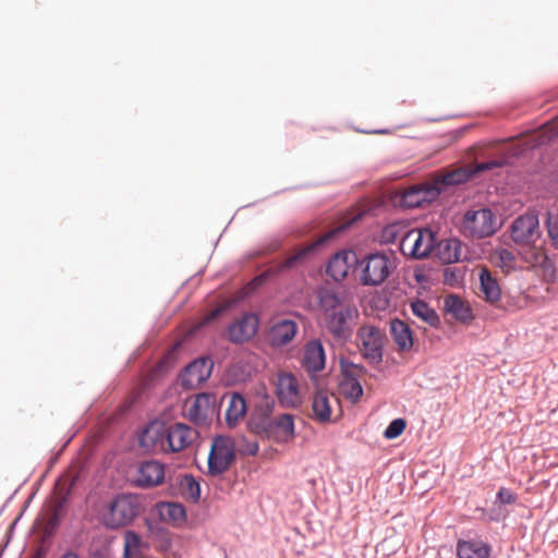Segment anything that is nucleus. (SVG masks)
Instances as JSON below:
<instances>
[{
    "label": "nucleus",
    "mask_w": 558,
    "mask_h": 558,
    "mask_svg": "<svg viewBox=\"0 0 558 558\" xmlns=\"http://www.w3.org/2000/svg\"><path fill=\"white\" fill-rule=\"evenodd\" d=\"M274 384L275 393L282 407L295 409L302 404L301 386L294 374L281 371L277 373Z\"/></svg>",
    "instance_id": "9b49d317"
},
{
    "label": "nucleus",
    "mask_w": 558,
    "mask_h": 558,
    "mask_svg": "<svg viewBox=\"0 0 558 558\" xmlns=\"http://www.w3.org/2000/svg\"><path fill=\"white\" fill-rule=\"evenodd\" d=\"M257 329L258 317L254 314H244L229 326L227 338L233 343H243L250 340Z\"/></svg>",
    "instance_id": "dca6fc26"
},
{
    "label": "nucleus",
    "mask_w": 558,
    "mask_h": 558,
    "mask_svg": "<svg viewBox=\"0 0 558 558\" xmlns=\"http://www.w3.org/2000/svg\"><path fill=\"white\" fill-rule=\"evenodd\" d=\"M440 194V187L433 182H424L405 189L400 196V204L405 208L421 207L433 202Z\"/></svg>",
    "instance_id": "ddd939ff"
},
{
    "label": "nucleus",
    "mask_w": 558,
    "mask_h": 558,
    "mask_svg": "<svg viewBox=\"0 0 558 558\" xmlns=\"http://www.w3.org/2000/svg\"><path fill=\"white\" fill-rule=\"evenodd\" d=\"M548 234L555 242H558V232L551 226L548 227Z\"/></svg>",
    "instance_id": "37998d69"
},
{
    "label": "nucleus",
    "mask_w": 558,
    "mask_h": 558,
    "mask_svg": "<svg viewBox=\"0 0 558 558\" xmlns=\"http://www.w3.org/2000/svg\"><path fill=\"white\" fill-rule=\"evenodd\" d=\"M340 389L345 399L355 403L363 395V388L359 379H342Z\"/></svg>",
    "instance_id": "473e14b6"
},
{
    "label": "nucleus",
    "mask_w": 558,
    "mask_h": 558,
    "mask_svg": "<svg viewBox=\"0 0 558 558\" xmlns=\"http://www.w3.org/2000/svg\"><path fill=\"white\" fill-rule=\"evenodd\" d=\"M167 426L159 422L150 423L140 437V445L147 451L167 450Z\"/></svg>",
    "instance_id": "aec40b11"
},
{
    "label": "nucleus",
    "mask_w": 558,
    "mask_h": 558,
    "mask_svg": "<svg viewBox=\"0 0 558 558\" xmlns=\"http://www.w3.org/2000/svg\"><path fill=\"white\" fill-rule=\"evenodd\" d=\"M247 426L252 433L277 444L289 442L295 437L294 416L286 413L271 417L269 408L252 414Z\"/></svg>",
    "instance_id": "f03ea898"
},
{
    "label": "nucleus",
    "mask_w": 558,
    "mask_h": 558,
    "mask_svg": "<svg viewBox=\"0 0 558 558\" xmlns=\"http://www.w3.org/2000/svg\"><path fill=\"white\" fill-rule=\"evenodd\" d=\"M444 306L448 314L460 322H466L472 317L470 307L454 294L445 298Z\"/></svg>",
    "instance_id": "c85d7f7f"
},
{
    "label": "nucleus",
    "mask_w": 558,
    "mask_h": 558,
    "mask_svg": "<svg viewBox=\"0 0 558 558\" xmlns=\"http://www.w3.org/2000/svg\"><path fill=\"white\" fill-rule=\"evenodd\" d=\"M235 460L234 442L230 437L214 438L208 456V472L211 475L225 473Z\"/></svg>",
    "instance_id": "1a4fd4ad"
},
{
    "label": "nucleus",
    "mask_w": 558,
    "mask_h": 558,
    "mask_svg": "<svg viewBox=\"0 0 558 558\" xmlns=\"http://www.w3.org/2000/svg\"><path fill=\"white\" fill-rule=\"evenodd\" d=\"M505 165L506 158L500 157L488 161L478 162L476 165H468L451 170H444L438 172L432 182L433 184H437L441 192L446 186L458 185L466 182L472 175L478 172L501 168Z\"/></svg>",
    "instance_id": "20e7f679"
},
{
    "label": "nucleus",
    "mask_w": 558,
    "mask_h": 558,
    "mask_svg": "<svg viewBox=\"0 0 558 558\" xmlns=\"http://www.w3.org/2000/svg\"><path fill=\"white\" fill-rule=\"evenodd\" d=\"M348 225H341L338 228H335L325 234H323L318 240L314 243H311L300 250H298L294 254L287 257L283 262L271 265L265 272H263L257 279H266L267 277L277 276L283 271L291 270L304 263L306 257L319 245H323L330 240H332L339 232L343 231Z\"/></svg>",
    "instance_id": "423d86ee"
},
{
    "label": "nucleus",
    "mask_w": 558,
    "mask_h": 558,
    "mask_svg": "<svg viewBox=\"0 0 558 558\" xmlns=\"http://www.w3.org/2000/svg\"><path fill=\"white\" fill-rule=\"evenodd\" d=\"M390 332L399 351H409L413 347V333L408 324L400 319L390 323Z\"/></svg>",
    "instance_id": "393cba45"
},
{
    "label": "nucleus",
    "mask_w": 558,
    "mask_h": 558,
    "mask_svg": "<svg viewBox=\"0 0 558 558\" xmlns=\"http://www.w3.org/2000/svg\"><path fill=\"white\" fill-rule=\"evenodd\" d=\"M325 350L319 341L305 345L303 365L308 372H319L325 367Z\"/></svg>",
    "instance_id": "5701e85b"
},
{
    "label": "nucleus",
    "mask_w": 558,
    "mask_h": 558,
    "mask_svg": "<svg viewBox=\"0 0 558 558\" xmlns=\"http://www.w3.org/2000/svg\"><path fill=\"white\" fill-rule=\"evenodd\" d=\"M246 402L240 393H231L228 397V407L226 410V422L229 427H234L243 420L246 414Z\"/></svg>",
    "instance_id": "a878e982"
},
{
    "label": "nucleus",
    "mask_w": 558,
    "mask_h": 558,
    "mask_svg": "<svg viewBox=\"0 0 558 558\" xmlns=\"http://www.w3.org/2000/svg\"><path fill=\"white\" fill-rule=\"evenodd\" d=\"M439 258L445 264H452L460 260L461 243L456 239L441 241L438 245Z\"/></svg>",
    "instance_id": "c756f323"
},
{
    "label": "nucleus",
    "mask_w": 558,
    "mask_h": 558,
    "mask_svg": "<svg viewBox=\"0 0 558 558\" xmlns=\"http://www.w3.org/2000/svg\"><path fill=\"white\" fill-rule=\"evenodd\" d=\"M543 133L547 136L548 141L558 137V117L544 125Z\"/></svg>",
    "instance_id": "e433bc0d"
},
{
    "label": "nucleus",
    "mask_w": 558,
    "mask_h": 558,
    "mask_svg": "<svg viewBox=\"0 0 558 558\" xmlns=\"http://www.w3.org/2000/svg\"><path fill=\"white\" fill-rule=\"evenodd\" d=\"M360 280L363 286L381 284L395 268L392 259L384 253H374L364 257L359 264Z\"/></svg>",
    "instance_id": "39448f33"
},
{
    "label": "nucleus",
    "mask_w": 558,
    "mask_h": 558,
    "mask_svg": "<svg viewBox=\"0 0 558 558\" xmlns=\"http://www.w3.org/2000/svg\"><path fill=\"white\" fill-rule=\"evenodd\" d=\"M213 364L208 359H197L191 362L181 375L182 385L194 389L206 381L211 374Z\"/></svg>",
    "instance_id": "f3484780"
},
{
    "label": "nucleus",
    "mask_w": 558,
    "mask_h": 558,
    "mask_svg": "<svg viewBox=\"0 0 558 558\" xmlns=\"http://www.w3.org/2000/svg\"><path fill=\"white\" fill-rule=\"evenodd\" d=\"M259 450L258 444L256 441H248L244 447L241 448L242 453L246 456H256Z\"/></svg>",
    "instance_id": "58836bf2"
},
{
    "label": "nucleus",
    "mask_w": 558,
    "mask_h": 558,
    "mask_svg": "<svg viewBox=\"0 0 558 558\" xmlns=\"http://www.w3.org/2000/svg\"><path fill=\"white\" fill-rule=\"evenodd\" d=\"M165 477L163 465L157 461H146L138 468L136 483L142 487H151L162 483Z\"/></svg>",
    "instance_id": "4be33fe9"
},
{
    "label": "nucleus",
    "mask_w": 558,
    "mask_h": 558,
    "mask_svg": "<svg viewBox=\"0 0 558 558\" xmlns=\"http://www.w3.org/2000/svg\"><path fill=\"white\" fill-rule=\"evenodd\" d=\"M220 312H221V308H217V310L211 311V312L207 315V317L204 319V324H207V323H209L210 320H213V319H215L216 317H218V316H219V314H220Z\"/></svg>",
    "instance_id": "a19ab883"
},
{
    "label": "nucleus",
    "mask_w": 558,
    "mask_h": 558,
    "mask_svg": "<svg viewBox=\"0 0 558 558\" xmlns=\"http://www.w3.org/2000/svg\"><path fill=\"white\" fill-rule=\"evenodd\" d=\"M546 255L541 250H538L533 254V259L530 260V263L532 266H537L543 265L546 262Z\"/></svg>",
    "instance_id": "ea45409f"
},
{
    "label": "nucleus",
    "mask_w": 558,
    "mask_h": 558,
    "mask_svg": "<svg viewBox=\"0 0 558 558\" xmlns=\"http://www.w3.org/2000/svg\"><path fill=\"white\" fill-rule=\"evenodd\" d=\"M61 558H78V556L74 553H66Z\"/></svg>",
    "instance_id": "a18cd8bd"
},
{
    "label": "nucleus",
    "mask_w": 558,
    "mask_h": 558,
    "mask_svg": "<svg viewBox=\"0 0 558 558\" xmlns=\"http://www.w3.org/2000/svg\"><path fill=\"white\" fill-rule=\"evenodd\" d=\"M363 373H364V368L362 366L355 365L353 363L342 364L343 379H359V377Z\"/></svg>",
    "instance_id": "c9c22d12"
},
{
    "label": "nucleus",
    "mask_w": 558,
    "mask_h": 558,
    "mask_svg": "<svg viewBox=\"0 0 558 558\" xmlns=\"http://www.w3.org/2000/svg\"><path fill=\"white\" fill-rule=\"evenodd\" d=\"M457 554L459 558H488L489 547L481 541H459Z\"/></svg>",
    "instance_id": "cd10ccee"
},
{
    "label": "nucleus",
    "mask_w": 558,
    "mask_h": 558,
    "mask_svg": "<svg viewBox=\"0 0 558 558\" xmlns=\"http://www.w3.org/2000/svg\"><path fill=\"white\" fill-rule=\"evenodd\" d=\"M141 538L133 531H126L124 534V558L134 556L140 547Z\"/></svg>",
    "instance_id": "72a5a7b5"
},
{
    "label": "nucleus",
    "mask_w": 558,
    "mask_h": 558,
    "mask_svg": "<svg viewBox=\"0 0 558 558\" xmlns=\"http://www.w3.org/2000/svg\"><path fill=\"white\" fill-rule=\"evenodd\" d=\"M160 519L174 526H180L186 521L185 508L178 502H160L158 505Z\"/></svg>",
    "instance_id": "bb28decb"
},
{
    "label": "nucleus",
    "mask_w": 558,
    "mask_h": 558,
    "mask_svg": "<svg viewBox=\"0 0 558 558\" xmlns=\"http://www.w3.org/2000/svg\"><path fill=\"white\" fill-rule=\"evenodd\" d=\"M216 408V398L211 393H199L186 401L185 416L197 425H205L213 420Z\"/></svg>",
    "instance_id": "f8f14e48"
},
{
    "label": "nucleus",
    "mask_w": 558,
    "mask_h": 558,
    "mask_svg": "<svg viewBox=\"0 0 558 558\" xmlns=\"http://www.w3.org/2000/svg\"><path fill=\"white\" fill-rule=\"evenodd\" d=\"M411 310L414 316L421 318L423 322L429 324L430 326H435L439 322L436 312L422 300L412 302Z\"/></svg>",
    "instance_id": "7c9ffc66"
},
{
    "label": "nucleus",
    "mask_w": 558,
    "mask_h": 558,
    "mask_svg": "<svg viewBox=\"0 0 558 558\" xmlns=\"http://www.w3.org/2000/svg\"><path fill=\"white\" fill-rule=\"evenodd\" d=\"M357 263L356 254L353 251H342L335 254L326 268V272L335 280H343L350 269Z\"/></svg>",
    "instance_id": "412c9836"
},
{
    "label": "nucleus",
    "mask_w": 558,
    "mask_h": 558,
    "mask_svg": "<svg viewBox=\"0 0 558 558\" xmlns=\"http://www.w3.org/2000/svg\"><path fill=\"white\" fill-rule=\"evenodd\" d=\"M405 427L407 423L403 418H396L388 425L384 432V436L387 439H395L404 432Z\"/></svg>",
    "instance_id": "f704fd0d"
},
{
    "label": "nucleus",
    "mask_w": 558,
    "mask_h": 558,
    "mask_svg": "<svg viewBox=\"0 0 558 558\" xmlns=\"http://www.w3.org/2000/svg\"><path fill=\"white\" fill-rule=\"evenodd\" d=\"M317 300L328 332L336 339H348L352 333L351 324L359 316L354 294L344 288L324 287L317 291Z\"/></svg>",
    "instance_id": "f257e3e1"
},
{
    "label": "nucleus",
    "mask_w": 558,
    "mask_h": 558,
    "mask_svg": "<svg viewBox=\"0 0 558 558\" xmlns=\"http://www.w3.org/2000/svg\"><path fill=\"white\" fill-rule=\"evenodd\" d=\"M299 332V325L292 318H274L267 331V340L272 348H282L291 343Z\"/></svg>",
    "instance_id": "4468645a"
},
{
    "label": "nucleus",
    "mask_w": 558,
    "mask_h": 558,
    "mask_svg": "<svg viewBox=\"0 0 558 558\" xmlns=\"http://www.w3.org/2000/svg\"><path fill=\"white\" fill-rule=\"evenodd\" d=\"M496 231V219L488 208L477 210H469L465 213L461 232L471 238H485L492 235Z\"/></svg>",
    "instance_id": "6e6552de"
},
{
    "label": "nucleus",
    "mask_w": 558,
    "mask_h": 558,
    "mask_svg": "<svg viewBox=\"0 0 558 558\" xmlns=\"http://www.w3.org/2000/svg\"><path fill=\"white\" fill-rule=\"evenodd\" d=\"M167 450L178 452L187 448L196 438L197 432L190 426L177 423L167 427Z\"/></svg>",
    "instance_id": "a211bd4d"
},
{
    "label": "nucleus",
    "mask_w": 558,
    "mask_h": 558,
    "mask_svg": "<svg viewBox=\"0 0 558 558\" xmlns=\"http://www.w3.org/2000/svg\"><path fill=\"white\" fill-rule=\"evenodd\" d=\"M280 244L281 243L279 241L275 242L274 244L269 245V251H271V252L277 251L280 247Z\"/></svg>",
    "instance_id": "c03bdc74"
},
{
    "label": "nucleus",
    "mask_w": 558,
    "mask_h": 558,
    "mask_svg": "<svg viewBox=\"0 0 558 558\" xmlns=\"http://www.w3.org/2000/svg\"><path fill=\"white\" fill-rule=\"evenodd\" d=\"M480 292L482 298L492 304L497 303L501 298V289L487 268L480 270Z\"/></svg>",
    "instance_id": "b1692460"
},
{
    "label": "nucleus",
    "mask_w": 558,
    "mask_h": 558,
    "mask_svg": "<svg viewBox=\"0 0 558 558\" xmlns=\"http://www.w3.org/2000/svg\"><path fill=\"white\" fill-rule=\"evenodd\" d=\"M436 245V234L430 229H412L401 240V251L413 258H426Z\"/></svg>",
    "instance_id": "0eeeda50"
},
{
    "label": "nucleus",
    "mask_w": 558,
    "mask_h": 558,
    "mask_svg": "<svg viewBox=\"0 0 558 558\" xmlns=\"http://www.w3.org/2000/svg\"><path fill=\"white\" fill-rule=\"evenodd\" d=\"M356 337L363 357L373 364L380 363L385 344L384 332L375 326L364 325L359 328Z\"/></svg>",
    "instance_id": "9d476101"
},
{
    "label": "nucleus",
    "mask_w": 558,
    "mask_h": 558,
    "mask_svg": "<svg viewBox=\"0 0 558 558\" xmlns=\"http://www.w3.org/2000/svg\"><path fill=\"white\" fill-rule=\"evenodd\" d=\"M497 497L501 504L509 505L515 501L513 493L507 488H500Z\"/></svg>",
    "instance_id": "4c0bfd02"
},
{
    "label": "nucleus",
    "mask_w": 558,
    "mask_h": 558,
    "mask_svg": "<svg viewBox=\"0 0 558 558\" xmlns=\"http://www.w3.org/2000/svg\"><path fill=\"white\" fill-rule=\"evenodd\" d=\"M511 236L517 243H533L539 238V221L535 214L518 217L511 226Z\"/></svg>",
    "instance_id": "2eb2a0df"
},
{
    "label": "nucleus",
    "mask_w": 558,
    "mask_h": 558,
    "mask_svg": "<svg viewBox=\"0 0 558 558\" xmlns=\"http://www.w3.org/2000/svg\"><path fill=\"white\" fill-rule=\"evenodd\" d=\"M335 407H339V400L326 390L317 391L312 401V418L325 424L331 422V414Z\"/></svg>",
    "instance_id": "6ab92c4d"
},
{
    "label": "nucleus",
    "mask_w": 558,
    "mask_h": 558,
    "mask_svg": "<svg viewBox=\"0 0 558 558\" xmlns=\"http://www.w3.org/2000/svg\"><path fill=\"white\" fill-rule=\"evenodd\" d=\"M182 496L192 502H197L201 498V485L192 475H184L180 481Z\"/></svg>",
    "instance_id": "2f4dec72"
},
{
    "label": "nucleus",
    "mask_w": 558,
    "mask_h": 558,
    "mask_svg": "<svg viewBox=\"0 0 558 558\" xmlns=\"http://www.w3.org/2000/svg\"><path fill=\"white\" fill-rule=\"evenodd\" d=\"M138 512V498L132 494H120L116 496L102 513V522L109 529L123 527L130 524Z\"/></svg>",
    "instance_id": "7ed1b4c3"
},
{
    "label": "nucleus",
    "mask_w": 558,
    "mask_h": 558,
    "mask_svg": "<svg viewBox=\"0 0 558 558\" xmlns=\"http://www.w3.org/2000/svg\"><path fill=\"white\" fill-rule=\"evenodd\" d=\"M500 258L505 262V263H510L512 260V254L508 251H502L500 253Z\"/></svg>",
    "instance_id": "79ce46f5"
}]
</instances>
